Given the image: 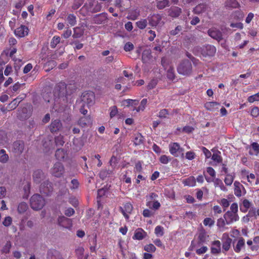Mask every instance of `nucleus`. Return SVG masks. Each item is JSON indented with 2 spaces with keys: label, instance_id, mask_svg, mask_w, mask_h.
I'll return each mask as SVG.
<instances>
[{
  "label": "nucleus",
  "instance_id": "obj_1",
  "mask_svg": "<svg viewBox=\"0 0 259 259\" xmlns=\"http://www.w3.org/2000/svg\"><path fill=\"white\" fill-rule=\"evenodd\" d=\"M238 212V205L236 202L231 204L230 209L224 214L223 218L226 220L227 225H229L239 220Z\"/></svg>",
  "mask_w": 259,
  "mask_h": 259
},
{
  "label": "nucleus",
  "instance_id": "obj_2",
  "mask_svg": "<svg viewBox=\"0 0 259 259\" xmlns=\"http://www.w3.org/2000/svg\"><path fill=\"white\" fill-rule=\"evenodd\" d=\"M216 48L211 45H206L202 47H196L194 48V53H200L204 57H211L214 56L216 53Z\"/></svg>",
  "mask_w": 259,
  "mask_h": 259
},
{
  "label": "nucleus",
  "instance_id": "obj_3",
  "mask_svg": "<svg viewBox=\"0 0 259 259\" xmlns=\"http://www.w3.org/2000/svg\"><path fill=\"white\" fill-rule=\"evenodd\" d=\"M30 206L35 210H40L45 205V200L40 195L34 194L30 200Z\"/></svg>",
  "mask_w": 259,
  "mask_h": 259
},
{
  "label": "nucleus",
  "instance_id": "obj_4",
  "mask_svg": "<svg viewBox=\"0 0 259 259\" xmlns=\"http://www.w3.org/2000/svg\"><path fill=\"white\" fill-rule=\"evenodd\" d=\"M192 66L191 62L188 60H184L179 64L177 70L179 74L183 75H189L192 72Z\"/></svg>",
  "mask_w": 259,
  "mask_h": 259
},
{
  "label": "nucleus",
  "instance_id": "obj_5",
  "mask_svg": "<svg viewBox=\"0 0 259 259\" xmlns=\"http://www.w3.org/2000/svg\"><path fill=\"white\" fill-rule=\"evenodd\" d=\"M208 237V236L204 231H201L198 235L199 241H192L191 245L189 247V250L192 251L195 249V248L200 246L201 243L206 241Z\"/></svg>",
  "mask_w": 259,
  "mask_h": 259
},
{
  "label": "nucleus",
  "instance_id": "obj_6",
  "mask_svg": "<svg viewBox=\"0 0 259 259\" xmlns=\"http://www.w3.org/2000/svg\"><path fill=\"white\" fill-rule=\"evenodd\" d=\"M169 152L175 157H178L181 155L184 156V149L181 148L178 143H173L169 145Z\"/></svg>",
  "mask_w": 259,
  "mask_h": 259
},
{
  "label": "nucleus",
  "instance_id": "obj_7",
  "mask_svg": "<svg viewBox=\"0 0 259 259\" xmlns=\"http://www.w3.org/2000/svg\"><path fill=\"white\" fill-rule=\"evenodd\" d=\"M81 100L84 104L90 106L94 103L95 96L93 92H85L81 96Z\"/></svg>",
  "mask_w": 259,
  "mask_h": 259
},
{
  "label": "nucleus",
  "instance_id": "obj_8",
  "mask_svg": "<svg viewBox=\"0 0 259 259\" xmlns=\"http://www.w3.org/2000/svg\"><path fill=\"white\" fill-rule=\"evenodd\" d=\"M64 172V168L60 162H56L51 169V174L56 177H61Z\"/></svg>",
  "mask_w": 259,
  "mask_h": 259
},
{
  "label": "nucleus",
  "instance_id": "obj_9",
  "mask_svg": "<svg viewBox=\"0 0 259 259\" xmlns=\"http://www.w3.org/2000/svg\"><path fill=\"white\" fill-rule=\"evenodd\" d=\"M232 242V239L229 237V235L227 233H224L223 234L222 248L223 253H225L230 249Z\"/></svg>",
  "mask_w": 259,
  "mask_h": 259
},
{
  "label": "nucleus",
  "instance_id": "obj_10",
  "mask_svg": "<svg viewBox=\"0 0 259 259\" xmlns=\"http://www.w3.org/2000/svg\"><path fill=\"white\" fill-rule=\"evenodd\" d=\"M234 194L238 197H240L246 193V190L243 186L239 182L235 181L234 183Z\"/></svg>",
  "mask_w": 259,
  "mask_h": 259
},
{
  "label": "nucleus",
  "instance_id": "obj_11",
  "mask_svg": "<svg viewBox=\"0 0 259 259\" xmlns=\"http://www.w3.org/2000/svg\"><path fill=\"white\" fill-rule=\"evenodd\" d=\"M119 209L126 220H128V214L131 213L133 211V207L130 203H126L123 207H120Z\"/></svg>",
  "mask_w": 259,
  "mask_h": 259
},
{
  "label": "nucleus",
  "instance_id": "obj_12",
  "mask_svg": "<svg viewBox=\"0 0 259 259\" xmlns=\"http://www.w3.org/2000/svg\"><path fill=\"white\" fill-rule=\"evenodd\" d=\"M58 224L67 229H70L72 227V221L70 219L64 216H60L58 219Z\"/></svg>",
  "mask_w": 259,
  "mask_h": 259
},
{
  "label": "nucleus",
  "instance_id": "obj_13",
  "mask_svg": "<svg viewBox=\"0 0 259 259\" xmlns=\"http://www.w3.org/2000/svg\"><path fill=\"white\" fill-rule=\"evenodd\" d=\"M40 191L41 193L49 195L52 191L51 184L48 181H44L40 185Z\"/></svg>",
  "mask_w": 259,
  "mask_h": 259
},
{
  "label": "nucleus",
  "instance_id": "obj_14",
  "mask_svg": "<svg viewBox=\"0 0 259 259\" xmlns=\"http://www.w3.org/2000/svg\"><path fill=\"white\" fill-rule=\"evenodd\" d=\"M245 245V240L243 237H240L236 244L233 242V247L234 251L236 253H239L241 250L244 248Z\"/></svg>",
  "mask_w": 259,
  "mask_h": 259
},
{
  "label": "nucleus",
  "instance_id": "obj_15",
  "mask_svg": "<svg viewBox=\"0 0 259 259\" xmlns=\"http://www.w3.org/2000/svg\"><path fill=\"white\" fill-rule=\"evenodd\" d=\"M24 149V143L23 141H18L14 143L13 145V151L16 154L19 155L21 154Z\"/></svg>",
  "mask_w": 259,
  "mask_h": 259
},
{
  "label": "nucleus",
  "instance_id": "obj_16",
  "mask_svg": "<svg viewBox=\"0 0 259 259\" xmlns=\"http://www.w3.org/2000/svg\"><path fill=\"white\" fill-rule=\"evenodd\" d=\"M28 28L25 25H21L15 29L14 32L15 35L19 37H24L27 35L28 33Z\"/></svg>",
  "mask_w": 259,
  "mask_h": 259
},
{
  "label": "nucleus",
  "instance_id": "obj_17",
  "mask_svg": "<svg viewBox=\"0 0 259 259\" xmlns=\"http://www.w3.org/2000/svg\"><path fill=\"white\" fill-rule=\"evenodd\" d=\"M208 34L212 38L216 39L218 41H220L222 39V32L214 28L210 29L208 30Z\"/></svg>",
  "mask_w": 259,
  "mask_h": 259
},
{
  "label": "nucleus",
  "instance_id": "obj_18",
  "mask_svg": "<svg viewBox=\"0 0 259 259\" xmlns=\"http://www.w3.org/2000/svg\"><path fill=\"white\" fill-rule=\"evenodd\" d=\"M147 236V233L141 228H138L135 231L133 239L134 240H141Z\"/></svg>",
  "mask_w": 259,
  "mask_h": 259
},
{
  "label": "nucleus",
  "instance_id": "obj_19",
  "mask_svg": "<svg viewBox=\"0 0 259 259\" xmlns=\"http://www.w3.org/2000/svg\"><path fill=\"white\" fill-rule=\"evenodd\" d=\"M161 16L158 14H154L148 18L149 23L152 26H157L161 21Z\"/></svg>",
  "mask_w": 259,
  "mask_h": 259
},
{
  "label": "nucleus",
  "instance_id": "obj_20",
  "mask_svg": "<svg viewBox=\"0 0 259 259\" xmlns=\"http://www.w3.org/2000/svg\"><path fill=\"white\" fill-rule=\"evenodd\" d=\"M34 181L36 183H40L45 178L44 173L40 170H35L33 175Z\"/></svg>",
  "mask_w": 259,
  "mask_h": 259
},
{
  "label": "nucleus",
  "instance_id": "obj_21",
  "mask_svg": "<svg viewBox=\"0 0 259 259\" xmlns=\"http://www.w3.org/2000/svg\"><path fill=\"white\" fill-rule=\"evenodd\" d=\"M221 242L215 240L212 242L211 247V252L212 254H219L221 252Z\"/></svg>",
  "mask_w": 259,
  "mask_h": 259
},
{
  "label": "nucleus",
  "instance_id": "obj_22",
  "mask_svg": "<svg viewBox=\"0 0 259 259\" xmlns=\"http://www.w3.org/2000/svg\"><path fill=\"white\" fill-rule=\"evenodd\" d=\"M62 127V123L59 120L56 119L53 121L50 125V130L51 132H57Z\"/></svg>",
  "mask_w": 259,
  "mask_h": 259
},
{
  "label": "nucleus",
  "instance_id": "obj_23",
  "mask_svg": "<svg viewBox=\"0 0 259 259\" xmlns=\"http://www.w3.org/2000/svg\"><path fill=\"white\" fill-rule=\"evenodd\" d=\"M47 259H63L60 255V252L55 249H50L47 253Z\"/></svg>",
  "mask_w": 259,
  "mask_h": 259
},
{
  "label": "nucleus",
  "instance_id": "obj_24",
  "mask_svg": "<svg viewBox=\"0 0 259 259\" xmlns=\"http://www.w3.org/2000/svg\"><path fill=\"white\" fill-rule=\"evenodd\" d=\"M107 16L105 14H100L94 17L93 21L96 24H101L104 23L107 21Z\"/></svg>",
  "mask_w": 259,
  "mask_h": 259
},
{
  "label": "nucleus",
  "instance_id": "obj_25",
  "mask_svg": "<svg viewBox=\"0 0 259 259\" xmlns=\"http://www.w3.org/2000/svg\"><path fill=\"white\" fill-rule=\"evenodd\" d=\"M206 180L208 182L213 181L214 182V186L215 187H219L220 189L224 192H226L228 190L226 187L224 186L223 182L219 179H215V180H210L209 179H207L206 178Z\"/></svg>",
  "mask_w": 259,
  "mask_h": 259
},
{
  "label": "nucleus",
  "instance_id": "obj_26",
  "mask_svg": "<svg viewBox=\"0 0 259 259\" xmlns=\"http://www.w3.org/2000/svg\"><path fill=\"white\" fill-rule=\"evenodd\" d=\"M220 106L219 103L215 102H207L205 104V107L207 110L214 111L218 109Z\"/></svg>",
  "mask_w": 259,
  "mask_h": 259
},
{
  "label": "nucleus",
  "instance_id": "obj_27",
  "mask_svg": "<svg viewBox=\"0 0 259 259\" xmlns=\"http://www.w3.org/2000/svg\"><path fill=\"white\" fill-rule=\"evenodd\" d=\"M92 124V119L90 116H83L79 119L78 120V124L84 127L86 125H89Z\"/></svg>",
  "mask_w": 259,
  "mask_h": 259
},
{
  "label": "nucleus",
  "instance_id": "obj_28",
  "mask_svg": "<svg viewBox=\"0 0 259 259\" xmlns=\"http://www.w3.org/2000/svg\"><path fill=\"white\" fill-rule=\"evenodd\" d=\"M152 58L151 52L150 50H145L142 54V59L144 63H149Z\"/></svg>",
  "mask_w": 259,
  "mask_h": 259
},
{
  "label": "nucleus",
  "instance_id": "obj_29",
  "mask_svg": "<svg viewBox=\"0 0 259 259\" xmlns=\"http://www.w3.org/2000/svg\"><path fill=\"white\" fill-rule=\"evenodd\" d=\"M225 6L228 9H234L238 8L239 4L236 0H227L225 3Z\"/></svg>",
  "mask_w": 259,
  "mask_h": 259
},
{
  "label": "nucleus",
  "instance_id": "obj_30",
  "mask_svg": "<svg viewBox=\"0 0 259 259\" xmlns=\"http://www.w3.org/2000/svg\"><path fill=\"white\" fill-rule=\"evenodd\" d=\"M251 203L247 199H244L240 204V209L243 212H246L250 207Z\"/></svg>",
  "mask_w": 259,
  "mask_h": 259
},
{
  "label": "nucleus",
  "instance_id": "obj_31",
  "mask_svg": "<svg viewBox=\"0 0 259 259\" xmlns=\"http://www.w3.org/2000/svg\"><path fill=\"white\" fill-rule=\"evenodd\" d=\"M66 155V152L63 149H58L56 151L55 156L56 158L59 160L64 159Z\"/></svg>",
  "mask_w": 259,
  "mask_h": 259
},
{
  "label": "nucleus",
  "instance_id": "obj_32",
  "mask_svg": "<svg viewBox=\"0 0 259 259\" xmlns=\"http://www.w3.org/2000/svg\"><path fill=\"white\" fill-rule=\"evenodd\" d=\"M83 146V143L81 139L79 138L74 139L73 141V148L78 151L81 149Z\"/></svg>",
  "mask_w": 259,
  "mask_h": 259
},
{
  "label": "nucleus",
  "instance_id": "obj_33",
  "mask_svg": "<svg viewBox=\"0 0 259 259\" xmlns=\"http://www.w3.org/2000/svg\"><path fill=\"white\" fill-rule=\"evenodd\" d=\"M183 183L185 186L193 187L195 186L196 180L194 177L191 176L187 179L184 180Z\"/></svg>",
  "mask_w": 259,
  "mask_h": 259
},
{
  "label": "nucleus",
  "instance_id": "obj_34",
  "mask_svg": "<svg viewBox=\"0 0 259 259\" xmlns=\"http://www.w3.org/2000/svg\"><path fill=\"white\" fill-rule=\"evenodd\" d=\"M206 8L207 7L206 5L203 4H199L194 9L193 11L195 14H199L204 12L206 11Z\"/></svg>",
  "mask_w": 259,
  "mask_h": 259
},
{
  "label": "nucleus",
  "instance_id": "obj_35",
  "mask_svg": "<svg viewBox=\"0 0 259 259\" xmlns=\"http://www.w3.org/2000/svg\"><path fill=\"white\" fill-rule=\"evenodd\" d=\"M181 8L177 7H172L170 10V15L172 17H177L181 14Z\"/></svg>",
  "mask_w": 259,
  "mask_h": 259
},
{
  "label": "nucleus",
  "instance_id": "obj_36",
  "mask_svg": "<svg viewBox=\"0 0 259 259\" xmlns=\"http://www.w3.org/2000/svg\"><path fill=\"white\" fill-rule=\"evenodd\" d=\"M21 100H19V98L13 100L8 106V111L15 109L19 105Z\"/></svg>",
  "mask_w": 259,
  "mask_h": 259
},
{
  "label": "nucleus",
  "instance_id": "obj_37",
  "mask_svg": "<svg viewBox=\"0 0 259 259\" xmlns=\"http://www.w3.org/2000/svg\"><path fill=\"white\" fill-rule=\"evenodd\" d=\"M83 34V31L80 29L78 27L73 28V34L72 37L74 38H78L80 37Z\"/></svg>",
  "mask_w": 259,
  "mask_h": 259
},
{
  "label": "nucleus",
  "instance_id": "obj_38",
  "mask_svg": "<svg viewBox=\"0 0 259 259\" xmlns=\"http://www.w3.org/2000/svg\"><path fill=\"white\" fill-rule=\"evenodd\" d=\"M235 178L234 175L227 174L224 179V182L227 186H231L234 181Z\"/></svg>",
  "mask_w": 259,
  "mask_h": 259
},
{
  "label": "nucleus",
  "instance_id": "obj_39",
  "mask_svg": "<svg viewBox=\"0 0 259 259\" xmlns=\"http://www.w3.org/2000/svg\"><path fill=\"white\" fill-rule=\"evenodd\" d=\"M169 0H162L157 2L156 7L158 9H163L166 7L169 6Z\"/></svg>",
  "mask_w": 259,
  "mask_h": 259
},
{
  "label": "nucleus",
  "instance_id": "obj_40",
  "mask_svg": "<svg viewBox=\"0 0 259 259\" xmlns=\"http://www.w3.org/2000/svg\"><path fill=\"white\" fill-rule=\"evenodd\" d=\"M66 20L68 24L71 26H74L76 24V17L73 14H69L67 16Z\"/></svg>",
  "mask_w": 259,
  "mask_h": 259
},
{
  "label": "nucleus",
  "instance_id": "obj_41",
  "mask_svg": "<svg viewBox=\"0 0 259 259\" xmlns=\"http://www.w3.org/2000/svg\"><path fill=\"white\" fill-rule=\"evenodd\" d=\"M147 103V99H143L141 101L140 106L138 107H137V108L135 107L133 109V111L134 110H136L137 112H140L141 111H144V110L145 109V108L146 107Z\"/></svg>",
  "mask_w": 259,
  "mask_h": 259
},
{
  "label": "nucleus",
  "instance_id": "obj_42",
  "mask_svg": "<svg viewBox=\"0 0 259 259\" xmlns=\"http://www.w3.org/2000/svg\"><path fill=\"white\" fill-rule=\"evenodd\" d=\"M231 200H229L226 198H222L219 201V203L223 207L224 211H225L227 208L230 205Z\"/></svg>",
  "mask_w": 259,
  "mask_h": 259
},
{
  "label": "nucleus",
  "instance_id": "obj_43",
  "mask_svg": "<svg viewBox=\"0 0 259 259\" xmlns=\"http://www.w3.org/2000/svg\"><path fill=\"white\" fill-rule=\"evenodd\" d=\"M112 170H107V169H103L101 170L99 174L100 177L102 180L105 179L107 177L109 176L110 175L112 174Z\"/></svg>",
  "mask_w": 259,
  "mask_h": 259
},
{
  "label": "nucleus",
  "instance_id": "obj_44",
  "mask_svg": "<svg viewBox=\"0 0 259 259\" xmlns=\"http://www.w3.org/2000/svg\"><path fill=\"white\" fill-rule=\"evenodd\" d=\"M83 252H84V248L82 247H79L76 249V253L77 255H78L79 259H87L88 255L87 254L85 255L84 257L83 258Z\"/></svg>",
  "mask_w": 259,
  "mask_h": 259
},
{
  "label": "nucleus",
  "instance_id": "obj_45",
  "mask_svg": "<svg viewBox=\"0 0 259 259\" xmlns=\"http://www.w3.org/2000/svg\"><path fill=\"white\" fill-rule=\"evenodd\" d=\"M143 137L141 134H137L135 136L134 142L135 145H139L143 143Z\"/></svg>",
  "mask_w": 259,
  "mask_h": 259
},
{
  "label": "nucleus",
  "instance_id": "obj_46",
  "mask_svg": "<svg viewBox=\"0 0 259 259\" xmlns=\"http://www.w3.org/2000/svg\"><path fill=\"white\" fill-rule=\"evenodd\" d=\"M27 204L25 202H22L18 206V211L20 213H23L27 210Z\"/></svg>",
  "mask_w": 259,
  "mask_h": 259
},
{
  "label": "nucleus",
  "instance_id": "obj_47",
  "mask_svg": "<svg viewBox=\"0 0 259 259\" xmlns=\"http://www.w3.org/2000/svg\"><path fill=\"white\" fill-rule=\"evenodd\" d=\"M61 38L59 36H54L51 42V47L55 48L56 46L60 42Z\"/></svg>",
  "mask_w": 259,
  "mask_h": 259
},
{
  "label": "nucleus",
  "instance_id": "obj_48",
  "mask_svg": "<svg viewBox=\"0 0 259 259\" xmlns=\"http://www.w3.org/2000/svg\"><path fill=\"white\" fill-rule=\"evenodd\" d=\"M137 26L141 29H144L147 25V21L146 19H142L136 22Z\"/></svg>",
  "mask_w": 259,
  "mask_h": 259
},
{
  "label": "nucleus",
  "instance_id": "obj_49",
  "mask_svg": "<svg viewBox=\"0 0 259 259\" xmlns=\"http://www.w3.org/2000/svg\"><path fill=\"white\" fill-rule=\"evenodd\" d=\"M163 230V227L157 226L155 228L154 233L157 236H162L164 234Z\"/></svg>",
  "mask_w": 259,
  "mask_h": 259
},
{
  "label": "nucleus",
  "instance_id": "obj_50",
  "mask_svg": "<svg viewBox=\"0 0 259 259\" xmlns=\"http://www.w3.org/2000/svg\"><path fill=\"white\" fill-rule=\"evenodd\" d=\"M11 246L12 244L11 242L7 241L2 249V253L6 254L9 253Z\"/></svg>",
  "mask_w": 259,
  "mask_h": 259
},
{
  "label": "nucleus",
  "instance_id": "obj_51",
  "mask_svg": "<svg viewBox=\"0 0 259 259\" xmlns=\"http://www.w3.org/2000/svg\"><path fill=\"white\" fill-rule=\"evenodd\" d=\"M55 143L57 146H63L65 143L63 136L59 135L56 137Z\"/></svg>",
  "mask_w": 259,
  "mask_h": 259
},
{
  "label": "nucleus",
  "instance_id": "obj_52",
  "mask_svg": "<svg viewBox=\"0 0 259 259\" xmlns=\"http://www.w3.org/2000/svg\"><path fill=\"white\" fill-rule=\"evenodd\" d=\"M175 71L173 67H169L167 71V77L171 80L175 78Z\"/></svg>",
  "mask_w": 259,
  "mask_h": 259
},
{
  "label": "nucleus",
  "instance_id": "obj_53",
  "mask_svg": "<svg viewBox=\"0 0 259 259\" xmlns=\"http://www.w3.org/2000/svg\"><path fill=\"white\" fill-rule=\"evenodd\" d=\"M211 159L218 163L221 162L222 161L220 152L213 154Z\"/></svg>",
  "mask_w": 259,
  "mask_h": 259
},
{
  "label": "nucleus",
  "instance_id": "obj_54",
  "mask_svg": "<svg viewBox=\"0 0 259 259\" xmlns=\"http://www.w3.org/2000/svg\"><path fill=\"white\" fill-rule=\"evenodd\" d=\"M144 250L149 252H154L156 250V247L152 244H149L144 246Z\"/></svg>",
  "mask_w": 259,
  "mask_h": 259
},
{
  "label": "nucleus",
  "instance_id": "obj_55",
  "mask_svg": "<svg viewBox=\"0 0 259 259\" xmlns=\"http://www.w3.org/2000/svg\"><path fill=\"white\" fill-rule=\"evenodd\" d=\"M247 101L250 103H253L254 101H259V92L249 96L247 99Z\"/></svg>",
  "mask_w": 259,
  "mask_h": 259
},
{
  "label": "nucleus",
  "instance_id": "obj_56",
  "mask_svg": "<svg viewBox=\"0 0 259 259\" xmlns=\"http://www.w3.org/2000/svg\"><path fill=\"white\" fill-rule=\"evenodd\" d=\"M214 224V221L212 219L210 218H206L203 221V224L205 226H208L211 227L213 226Z\"/></svg>",
  "mask_w": 259,
  "mask_h": 259
},
{
  "label": "nucleus",
  "instance_id": "obj_57",
  "mask_svg": "<svg viewBox=\"0 0 259 259\" xmlns=\"http://www.w3.org/2000/svg\"><path fill=\"white\" fill-rule=\"evenodd\" d=\"M170 159L171 158L169 156L163 155L160 157L159 160L161 163L165 164L168 163L170 161Z\"/></svg>",
  "mask_w": 259,
  "mask_h": 259
},
{
  "label": "nucleus",
  "instance_id": "obj_58",
  "mask_svg": "<svg viewBox=\"0 0 259 259\" xmlns=\"http://www.w3.org/2000/svg\"><path fill=\"white\" fill-rule=\"evenodd\" d=\"M12 223V219L11 217L8 216L5 218L4 221L3 222V224L5 227H9L10 226Z\"/></svg>",
  "mask_w": 259,
  "mask_h": 259
},
{
  "label": "nucleus",
  "instance_id": "obj_59",
  "mask_svg": "<svg viewBox=\"0 0 259 259\" xmlns=\"http://www.w3.org/2000/svg\"><path fill=\"white\" fill-rule=\"evenodd\" d=\"M185 157L186 159L191 160L195 158L196 155L194 152L190 151L186 153Z\"/></svg>",
  "mask_w": 259,
  "mask_h": 259
},
{
  "label": "nucleus",
  "instance_id": "obj_60",
  "mask_svg": "<svg viewBox=\"0 0 259 259\" xmlns=\"http://www.w3.org/2000/svg\"><path fill=\"white\" fill-rule=\"evenodd\" d=\"M79 186V183L76 179H73L71 182L70 188L71 189H76Z\"/></svg>",
  "mask_w": 259,
  "mask_h": 259
},
{
  "label": "nucleus",
  "instance_id": "obj_61",
  "mask_svg": "<svg viewBox=\"0 0 259 259\" xmlns=\"http://www.w3.org/2000/svg\"><path fill=\"white\" fill-rule=\"evenodd\" d=\"M168 114V111L167 109H163L161 110L158 114V117L162 118H166L167 115Z\"/></svg>",
  "mask_w": 259,
  "mask_h": 259
},
{
  "label": "nucleus",
  "instance_id": "obj_62",
  "mask_svg": "<svg viewBox=\"0 0 259 259\" xmlns=\"http://www.w3.org/2000/svg\"><path fill=\"white\" fill-rule=\"evenodd\" d=\"M227 225V223L224 218H220L217 221V226L219 227H224L225 225Z\"/></svg>",
  "mask_w": 259,
  "mask_h": 259
},
{
  "label": "nucleus",
  "instance_id": "obj_63",
  "mask_svg": "<svg viewBox=\"0 0 259 259\" xmlns=\"http://www.w3.org/2000/svg\"><path fill=\"white\" fill-rule=\"evenodd\" d=\"M134 45L131 42H126L124 46V50L126 52L132 51L134 49Z\"/></svg>",
  "mask_w": 259,
  "mask_h": 259
},
{
  "label": "nucleus",
  "instance_id": "obj_64",
  "mask_svg": "<svg viewBox=\"0 0 259 259\" xmlns=\"http://www.w3.org/2000/svg\"><path fill=\"white\" fill-rule=\"evenodd\" d=\"M157 84V80L156 79H153L151 80L147 85V88L149 90L152 89L155 87Z\"/></svg>",
  "mask_w": 259,
  "mask_h": 259
}]
</instances>
